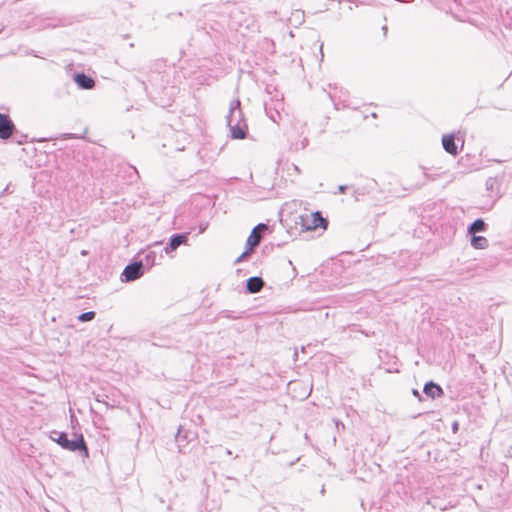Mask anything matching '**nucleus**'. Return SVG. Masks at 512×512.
<instances>
[{
  "mask_svg": "<svg viewBox=\"0 0 512 512\" xmlns=\"http://www.w3.org/2000/svg\"><path fill=\"white\" fill-rule=\"evenodd\" d=\"M264 286V281L261 277L254 276L250 277L246 281V290L248 293L254 294L258 293L262 287Z\"/></svg>",
  "mask_w": 512,
  "mask_h": 512,
  "instance_id": "12",
  "label": "nucleus"
},
{
  "mask_svg": "<svg viewBox=\"0 0 512 512\" xmlns=\"http://www.w3.org/2000/svg\"><path fill=\"white\" fill-rule=\"evenodd\" d=\"M358 195H363V192H358V190H355L354 196H355L356 200H358Z\"/></svg>",
  "mask_w": 512,
  "mask_h": 512,
  "instance_id": "26",
  "label": "nucleus"
},
{
  "mask_svg": "<svg viewBox=\"0 0 512 512\" xmlns=\"http://www.w3.org/2000/svg\"><path fill=\"white\" fill-rule=\"evenodd\" d=\"M226 120L230 129L231 137L233 139L246 138L248 126L246 120L244 119V115L241 109V102L239 99H234L231 101Z\"/></svg>",
  "mask_w": 512,
  "mask_h": 512,
  "instance_id": "1",
  "label": "nucleus"
},
{
  "mask_svg": "<svg viewBox=\"0 0 512 512\" xmlns=\"http://www.w3.org/2000/svg\"><path fill=\"white\" fill-rule=\"evenodd\" d=\"M188 240L187 233H177L173 234L170 238L168 245L164 248L165 252L169 254L172 251H175L179 246L185 244Z\"/></svg>",
  "mask_w": 512,
  "mask_h": 512,
  "instance_id": "6",
  "label": "nucleus"
},
{
  "mask_svg": "<svg viewBox=\"0 0 512 512\" xmlns=\"http://www.w3.org/2000/svg\"><path fill=\"white\" fill-rule=\"evenodd\" d=\"M325 492H326V490H325V486L323 485V486H322V488H321L320 493H321L322 495H324V494H325Z\"/></svg>",
  "mask_w": 512,
  "mask_h": 512,
  "instance_id": "27",
  "label": "nucleus"
},
{
  "mask_svg": "<svg viewBox=\"0 0 512 512\" xmlns=\"http://www.w3.org/2000/svg\"><path fill=\"white\" fill-rule=\"evenodd\" d=\"M226 454H227V455H231V454H232L231 450L227 449V450H226Z\"/></svg>",
  "mask_w": 512,
  "mask_h": 512,
  "instance_id": "31",
  "label": "nucleus"
},
{
  "mask_svg": "<svg viewBox=\"0 0 512 512\" xmlns=\"http://www.w3.org/2000/svg\"><path fill=\"white\" fill-rule=\"evenodd\" d=\"M471 245L475 249H485V248H487L489 246V241L484 236L474 235L471 238Z\"/></svg>",
  "mask_w": 512,
  "mask_h": 512,
  "instance_id": "16",
  "label": "nucleus"
},
{
  "mask_svg": "<svg viewBox=\"0 0 512 512\" xmlns=\"http://www.w3.org/2000/svg\"><path fill=\"white\" fill-rule=\"evenodd\" d=\"M280 109H283V102L282 101L275 102L274 107H271V106H268V105L265 106V111H266L267 116L274 123H279V121L281 120Z\"/></svg>",
  "mask_w": 512,
  "mask_h": 512,
  "instance_id": "10",
  "label": "nucleus"
},
{
  "mask_svg": "<svg viewBox=\"0 0 512 512\" xmlns=\"http://www.w3.org/2000/svg\"><path fill=\"white\" fill-rule=\"evenodd\" d=\"M294 356H295V358L298 356V352L297 351H295Z\"/></svg>",
  "mask_w": 512,
  "mask_h": 512,
  "instance_id": "32",
  "label": "nucleus"
},
{
  "mask_svg": "<svg viewBox=\"0 0 512 512\" xmlns=\"http://www.w3.org/2000/svg\"><path fill=\"white\" fill-rule=\"evenodd\" d=\"M95 315L96 313L94 311L84 312L78 316V320L80 322H88L93 320L95 318Z\"/></svg>",
  "mask_w": 512,
  "mask_h": 512,
  "instance_id": "17",
  "label": "nucleus"
},
{
  "mask_svg": "<svg viewBox=\"0 0 512 512\" xmlns=\"http://www.w3.org/2000/svg\"><path fill=\"white\" fill-rule=\"evenodd\" d=\"M412 393L415 397H417L419 400H421V394L418 390L413 389Z\"/></svg>",
  "mask_w": 512,
  "mask_h": 512,
  "instance_id": "24",
  "label": "nucleus"
},
{
  "mask_svg": "<svg viewBox=\"0 0 512 512\" xmlns=\"http://www.w3.org/2000/svg\"><path fill=\"white\" fill-rule=\"evenodd\" d=\"M195 434L189 430H185L183 426H180L177 434H176V442L178 444L179 452H183L182 447L184 446L183 442H190L192 439H194Z\"/></svg>",
  "mask_w": 512,
  "mask_h": 512,
  "instance_id": "9",
  "label": "nucleus"
},
{
  "mask_svg": "<svg viewBox=\"0 0 512 512\" xmlns=\"http://www.w3.org/2000/svg\"><path fill=\"white\" fill-rule=\"evenodd\" d=\"M50 438L65 450L72 452L78 451L85 457H88L89 455V451L82 434L73 433V439H69L67 433L54 430L51 432Z\"/></svg>",
  "mask_w": 512,
  "mask_h": 512,
  "instance_id": "2",
  "label": "nucleus"
},
{
  "mask_svg": "<svg viewBox=\"0 0 512 512\" xmlns=\"http://www.w3.org/2000/svg\"><path fill=\"white\" fill-rule=\"evenodd\" d=\"M347 188H348L347 185H340V186H338V192L345 193Z\"/></svg>",
  "mask_w": 512,
  "mask_h": 512,
  "instance_id": "22",
  "label": "nucleus"
},
{
  "mask_svg": "<svg viewBox=\"0 0 512 512\" xmlns=\"http://www.w3.org/2000/svg\"><path fill=\"white\" fill-rule=\"evenodd\" d=\"M342 106H343V107H347V106H349V104H347V103H346V101L344 100V101L342 102Z\"/></svg>",
  "mask_w": 512,
  "mask_h": 512,
  "instance_id": "28",
  "label": "nucleus"
},
{
  "mask_svg": "<svg viewBox=\"0 0 512 512\" xmlns=\"http://www.w3.org/2000/svg\"><path fill=\"white\" fill-rule=\"evenodd\" d=\"M423 392L431 399L439 398L444 394L442 387L433 381H429L424 385Z\"/></svg>",
  "mask_w": 512,
  "mask_h": 512,
  "instance_id": "7",
  "label": "nucleus"
},
{
  "mask_svg": "<svg viewBox=\"0 0 512 512\" xmlns=\"http://www.w3.org/2000/svg\"><path fill=\"white\" fill-rule=\"evenodd\" d=\"M328 222L325 218L322 217L319 211L312 213V225L308 226V229H316L318 227L325 228Z\"/></svg>",
  "mask_w": 512,
  "mask_h": 512,
  "instance_id": "15",
  "label": "nucleus"
},
{
  "mask_svg": "<svg viewBox=\"0 0 512 512\" xmlns=\"http://www.w3.org/2000/svg\"><path fill=\"white\" fill-rule=\"evenodd\" d=\"M74 81L79 88L85 90L92 89L95 86L94 79L83 72L76 73L74 75Z\"/></svg>",
  "mask_w": 512,
  "mask_h": 512,
  "instance_id": "8",
  "label": "nucleus"
},
{
  "mask_svg": "<svg viewBox=\"0 0 512 512\" xmlns=\"http://www.w3.org/2000/svg\"><path fill=\"white\" fill-rule=\"evenodd\" d=\"M442 145L447 153L451 155H456L458 153V148L453 134L444 135L442 137Z\"/></svg>",
  "mask_w": 512,
  "mask_h": 512,
  "instance_id": "11",
  "label": "nucleus"
},
{
  "mask_svg": "<svg viewBox=\"0 0 512 512\" xmlns=\"http://www.w3.org/2000/svg\"><path fill=\"white\" fill-rule=\"evenodd\" d=\"M358 195H363V192H358V190H355L354 196H355L356 200H358Z\"/></svg>",
  "mask_w": 512,
  "mask_h": 512,
  "instance_id": "25",
  "label": "nucleus"
},
{
  "mask_svg": "<svg viewBox=\"0 0 512 512\" xmlns=\"http://www.w3.org/2000/svg\"><path fill=\"white\" fill-rule=\"evenodd\" d=\"M14 130L15 125L9 115L0 113V138L8 139Z\"/></svg>",
  "mask_w": 512,
  "mask_h": 512,
  "instance_id": "5",
  "label": "nucleus"
},
{
  "mask_svg": "<svg viewBox=\"0 0 512 512\" xmlns=\"http://www.w3.org/2000/svg\"><path fill=\"white\" fill-rule=\"evenodd\" d=\"M458 429H459V424H458V422H456V421H455V422H453V424H452V430H453V432H454V433H456V432L458 431Z\"/></svg>",
  "mask_w": 512,
  "mask_h": 512,
  "instance_id": "23",
  "label": "nucleus"
},
{
  "mask_svg": "<svg viewBox=\"0 0 512 512\" xmlns=\"http://www.w3.org/2000/svg\"><path fill=\"white\" fill-rule=\"evenodd\" d=\"M487 229V224L484 222L483 219H476L473 221L467 229V232L469 235L474 236L478 232H484Z\"/></svg>",
  "mask_w": 512,
  "mask_h": 512,
  "instance_id": "13",
  "label": "nucleus"
},
{
  "mask_svg": "<svg viewBox=\"0 0 512 512\" xmlns=\"http://www.w3.org/2000/svg\"><path fill=\"white\" fill-rule=\"evenodd\" d=\"M8 189H9V187L7 186V187L4 189V191L1 193V195H0V196H2L5 192H8Z\"/></svg>",
  "mask_w": 512,
  "mask_h": 512,
  "instance_id": "29",
  "label": "nucleus"
},
{
  "mask_svg": "<svg viewBox=\"0 0 512 512\" xmlns=\"http://www.w3.org/2000/svg\"><path fill=\"white\" fill-rule=\"evenodd\" d=\"M382 30L384 31V34L387 32V26H383Z\"/></svg>",
  "mask_w": 512,
  "mask_h": 512,
  "instance_id": "30",
  "label": "nucleus"
},
{
  "mask_svg": "<svg viewBox=\"0 0 512 512\" xmlns=\"http://www.w3.org/2000/svg\"><path fill=\"white\" fill-rule=\"evenodd\" d=\"M268 228L267 224L259 223L252 229L246 241V246H249V250H254L261 243Z\"/></svg>",
  "mask_w": 512,
  "mask_h": 512,
  "instance_id": "4",
  "label": "nucleus"
},
{
  "mask_svg": "<svg viewBox=\"0 0 512 512\" xmlns=\"http://www.w3.org/2000/svg\"><path fill=\"white\" fill-rule=\"evenodd\" d=\"M330 97H331L332 101L334 102L335 108L339 110L340 109V103L335 100V95L331 94Z\"/></svg>",
  "mask_w": 512,
  "mask_h": 512,
  "instance_id": "21",
  "label": "nucleus"
},
{
  "mask_svg": "<svg viewBox=\"0 0 512 512\" xmlns=\"http://www.w3.org/2000/svg\"><path fill=\"white\" fill-rule=\"evenodd\" d=\"M158 257L162 258V254L158 255V253L156 251L150 250L145 253L144 258L141 259L140 261L144 262V268L145 267L151 268L152 266H154L156 264Z\"/></svg>",
  "mask_w": 512,
  "mask_h": 512,
  "instance_id": "14",
  "label": "nucleus"
},
{
  "mask_svg": "<svg viewBox=\"0 0 512 512\" xmlns=\"http://www.w3.org/2000/svg\"><path fill=\"white\" fill-rule=\"evenodd\" d=\"M322 49H323V46L321 45V46H320V51H321V54L323 55V53H322Z\"/></svg>",
  "mask_w": 512,
  "mask_h": 512,
  "instance_id": "33",
  "label": "nucleus"
},
{
  "mask_svg": "<svg viewBox=\"0 0 512 512\" xmlns=\"http://www.w3.org/2000/svg\"><path fill=\"white\" fill-rule=\"evenodd\" d=\"M496 184H497L496 179H494V178L487 179V181H486V188H487V190H493L494 186Z\"/></svg>",
  "mask_w": 512,
  "mask_h": 512,
  "instance_id": "19",
  "label": "nucleus"
},
{
  "mask_svg": "<svg viewBox=\"0 0 512 512\" xmlns=\"http://www.w3.org/2000/svg\"><path fill=\"white\" fill-rule=\"evenodd\" d=\"M144 262L143 261H135L128 264L122 274L121 280L123 282H132L139 279L144 274Z\"/></svg>",
  "mask_w": 512,
  "mask_h": 512,
  "instance_id": "3",
  "label": "nucleus"
},
{
  "mask_svg": "<svg viewBox=\"0 0 512 512\" xmlns=\"http://www.w3.org/2000/svg\"><path fill=\"white\" fill-rule=\"evenodd\" d=\"M253 251L254 250H249V246H247L246 250L235 260V264H238L246 259Z\"/></svg>",
  "mask_w": 512,
  "mask_h": 512,
  "instance_id": "18",
  "label": "nucleus"
},
{
  "mask_svg": "<svg viewBox=\"0 0 512 512\" xmlns=\"http://www.w3.org/2000/svg\"><path fill=\"white\" fill-rule=\"evenodd\" d=\"M307 145H308V140H307V138H304L303 140H301L300 144H298V143L295 144V149L296 150L304 149Z\"/></svg>",
  "mask_w": 512,
  "mask_h": 512,
  "instance_id": "20",
  "label": "nucleus"
}]
</instances>
